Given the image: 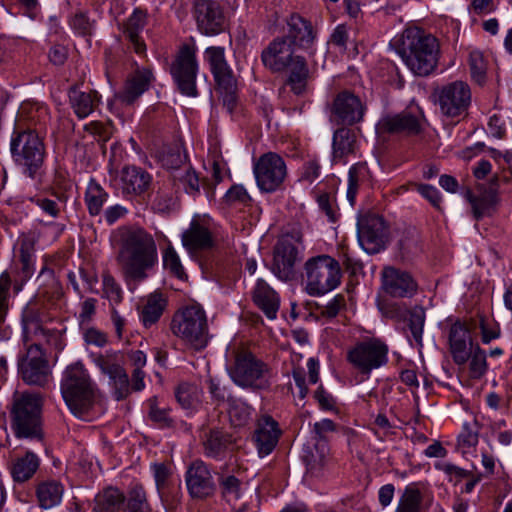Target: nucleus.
Returning a JSON list of instances; mask_svg holds the SVG:
<instances>
[{"mask_svg": "<svg viewBox=\"0 0 512 512\" xmlns=\"http://www.w3.org/2000/svg\"><path fill=\"white\" fill-rule=\"evenodd\" d=\"M45 113L43 107L22 106L10 139V153L21 173L32 180L44 175L47 156L44 138L32 128L35 125L33 113Z\"/></svg>", "mask_w": 512, "mask_h": 512, "instance_id": "1", "label": "nucleus"}, {"mask_svg": "<svg viewBox=\"0 0 512 512\" xmlns=\"http://www.w3.org/2000/svg\"><path fill=\"white\" fill-rule=\"evenodd\" d=\"M119 251L117 262L122 276L132 291L148 277V272L158 262L157 245L154 237L141 227H121L118 230Z\"/></svg>", "mask_w": 512, "mask_h": 512, "instance_id": "2", "label": "nucleus"}, {"mask_svg": "<svg viewBox=\"0 0 512 512\" xmlns=\"http://www.w3.org/2000/svg\"><path fill=\"white\" fill-rule=\"evenodd\" d=\"M405 65L417 76H428L436 68L439 56L438 40L419 28L404 30L398 50Z\"/></svg>", "mask_w": 512, "mask_h": 512, "instance_id": "3", "label": "nucleus"}, {"mask_svg": "<svg viewBox=\"0 0 512 512\" xmlns=\"http://www.w3.org/2000/svg\"><path fill=\"white\" fill-rule=\"evenodd\" d=\"M97 386L83 364L69 365L61 379V394L70 411L76 416L87 414L95 404Z\"/></svg>", "mask_w": 512, "mask_h": 512, "instance_id": "4", "label": "nucleus"}, {"mask_svg": "<svg viewBox=\"0 0 512 512\" xmlns=\"http://www.w3.org/2000/svg\"><path fill=\"white\" fill-rule=\"evenodd\" d=\"M227 371L231 380L245 389L268 390L272 384L271 367L247 349L233 352V361Z\"/></svg>", "mask_w": 512, "mask_h": 512, "instance_id": "5", "label": "nucleus"}, {"mask_svg": "<svg viewBox=\"0 0 512 512\" xmlns=\"http://www.w3.org/2000/svg\"><path fill=\"white\" fill-rule=\"evenodd\" d=\"M172 333L195 350L204 349L209 341L207 317L199 304L178 310L170 323Z\"/></svg>", "mask_w": 512, "mask_h": 512, "instance_id": "6", "label": "nucleus"}, {"mask_svg": "<svg viewBox=\"0 0 512 512\" xmlns=\"http://www.w3.org/2000/svg\"><path fill=\"white\" fill-rule=\"evenodd\" d=\"M302 274L305 290L310 296L324 295L341 282L342 272L339 262L330 255L321 254L309 258Z\"/></svg>", "mask_w": 512, "mask_h": 512, "instance_id": "7", "label": "nucleus"}, {"mask_svg": "<svg viewBox=\"0 0 512 512\" xmlns=\"http://www.w3.org/2000/svg\"><path fill=\"white\" fill-rule=\"evenodd\" d=\"M41 399L36 394L23 393L14 399L11 425L18 438L41 437Z\"/></svg>", "mask_w": 512, "mask_h": 512, "instance_id": "8", "label": "nucleus"}, {"mask_svg": "<svg viewBox=\"0 0 512 512\" xmlns=\"http://www.w3.org/2000/svg\"><path fill=\"white\" fill-rule=\"evenodd\" d=\"M388 345L379 338L358 341L347 351V361L360 374L370 375L388 362Z\"/></svg>", "mask_w": 512, "mask_h": 512, "instance_id": "9", "label": "nucleus"}, {"mask_svg": "<svg viewBox=\"0 0 512 512\" xmlns=\"http://www.w3.org/2000/svg\"><path fill=\"white\" fill-rule=\"evenodd\" d=\"M170 73L178 91L188 97H197L196 78L198 62L196 49L190 45H183L170 67Z\"/></svg>", "mask_w": 512, "mask_h": 512, "instance_id": "10", "label": "nucleus"}, {"mask_svg": "<svg viewBox=\"0 0 512 512\" xmlns=\"http://www.w3.org/2000/svg\"><path fill=\"white\" fill-rule=\"evenodd\" d=\"M18 373L28 385L45 386L51 370L45 352L39 344H31L26 352L18 357Z\"/></svg>", "mask_w": 512, "mask_h": 512, "instance_id": "11", "label": "nucleus"}, {"mask_svg": "<svg viewBox=\"0 0 512 512\" xmlns=\"http://www.w3.org/2000/svg\"><path fill=\"white\" fill-rule=\"evenodd\" d=\"M256 183L262 192L272 193L283 184L287 168L283 158L274 152L259 157L253 167Z\"/></svg>", "mask_w": 512, "mask_h": 512, "instance_id": "12", "label": "nucleus"}, {"mask_svg": "<svg viewBox=\"0 0 512 512\" xmlns=\"http://www.w3.org/2000/svg\"><path fill=\"white\" fill-rule=\"evenodd\" d=\"M192 15L198 31L203 35L215 36L228 27V18L216 0H193Z\"/></svg>", "mask_w": 512, "mask_h": 512, "instance_id": "13", "label": "nucleus"}, {"mask_svg": "<svg viewBox=\"0 0 512 512\" xmlns=\"http://www.w3.org/2000/svg\"><path fill=\"white\" fill-rule=\"evenodd\" d=\"M440 111L449 118H460L467 114L471 103V90L463 81H454L437 91Z\"/></svg>", "mask_w": 512, "mask_h": 512, "instance_id": "14", "label": "nucleus"}, {"mask_svg": "<svg viewBox=\"0 0 512 512\" xmlns=\"http://www.w3.org/2000/svg\"><path fill=\"white\" fill-rule=\"evenodd\" d=\"M202 454L214 461H223L235 449L236 439L227 430L203 425L199 431Z\"/></svg>", "mask_w": 512, "mask_h": 512, "instance_id": "15", "label": "nucleus"}, {"mask_svg": "<svg viewBox=\"0 0 512 512\" xmlns=\"http://www.w3.org/2000/svg\"><path fill=\"white\" fill-rule=\"evenodd\" d=\"M388 238L389 228L383 217L369 214L358 221V240L367 253L376 254L383 250Z\"/></svg>", "mask_w": 512, "mask_h": 512, "instance_id": "16", "label": "nucleus"}, {"mask_svg": "<svg viewBox=\"0 0 512 512\" xmlns=\"http://www.w3.org/2000/svg\"><path fill=\"white\" fill-rule=\"evenodd\" d=\"M365 107L360 98L349 91L335 97L331 108V119L337 124L353 125L363 119Z\"/></svg>", "mask_w": 512, "mask_h": 512, "instance_id": "17", "label": "nucleus"}, {"mask_svg": "<svg viewBox=\"0 0 512 512\" xmlns=\"http://www.w3.org/2000/svg\"><path fill=\"white\" fill-rule=\"evenodd\" d=\"M286 34L282 36L297 49L308 50L317 38V30L309 19L293 12L287 16Z\"/></svg>", "mask_w": 512, "mask_h": 512, "instance_id": "18", "label": "nucleus"}, {"mask_svg": "<svg viewBox=\"0 0 512 512\" xmlns=\"http://www.w3.org/2000/svg\"><path fill=\"white\" fill-rule=\"evenodd\" d=\"M185 479L188 492L193 498L204 499L215 491L211 471L201 459H196L189 465Z\"/></svg>", "mask_w": 512, "mask_h": 512, "instance_id": "19", "label": "nucleus"}, {"mask_svg": "<svg viewBox=\"0 0 512 512\" xmlns=\"http://www.w3.org/2000/svg\"><path fill=\"white\" fill-rule=\"evenodd\" d=\"M287 38L278 36L273 39L261 52L263 65L272 72H282L288 69L289 64L296 58L294 50Z\"/></svg>", "mask_w": 512, "mask_h": 512, "instance_id": "20", "label": "nucleus"}, {"mask_svg": "<svg viewBox=\"0 0 512 512\" xmlns=\"http://www.w3.org/2000/svg\"><path fill=\"white\" fill-rule=\"evenodd\" d=\"M383 289L394 298H412L418 291V283L407 271L386 267L382 272Z\"/></svg>", "mask_w": 512, "mask_h": 512, "instance_id": "21", "label": "nucleus"}, {"mask_svg": "<svg viewBox=\"0 0 512 512\" xmlns=\"http://www.w3.org/2000/svg\"><path fill=\"white\" fill-rule=\"evenodd\" d=\"M118 187L125 198L143 195L151 186L152 176L142 167L124 166L117 179Z\"/></svg>", "mask_w": 512, "mask_h": 512, "instance_id": "22", "label": "nucleus"}, {"mask_svg": "<svg viewBox=\"0 0 512 512\" xmlns=\"http://www.w3.org/2000/svg\"><path fill=\"white\" fill-rule=\"evenodd\" d=\"M298 255V247L290 241V238H281L274 248L272 272L275 276L282 281L293 279Z\"/></svg>", "mask_w": 512, "mask_h": 512, "instance_id": "23", "label": "nucleus"}, {"mask_svg": "<svg viewBox=\"0 0 512 512\" xmlns=\"http://www.w3.org/2000/svg\"><path fill=\"white\" fill-rule=\"evenodd\" d=\"M278 422L269 415L261 416L253 433V441L260 457L269 455L277 446L281 436Z\"/></svg>", "mask_w": 512, "mask_h": 512, "instance_id": "24", "label": "nucleus"}, {"mask_svg": "<svg viewBox=\"0 0 512 512\" xmlns=\"http://www.w3.org/2000/svg\"><path fill=\"white\" fill-rule=\"evenodd\" d=\"M380 134L415 135L421 131V124L417 116L408 111L383 117L378 125Z\"/></svg>", "mask_w": 512, "mask_h": 512, "instance_id": "25", "label": "nucleus"}, {"mask_svg": "<svg viewBox=\"0 0 512 512\" xmlns=\"http://www.w3.org/2000/svg\"><path fill=\"white\" fill-rule=\"evenodd\" d=\"M449 344L453 360L458 365H463L470 357L472 339L466 325L456 321L449 331Z\"/></svg>", "mask_w": 512, "mask_h": 512, "instance_id": "26", "label": "nucleus"}, {"mask_svg": "<svg viewBox=\"0 0 512 512\" xmlns=\"http://www.w3.org/2000/svg\"><path fill=\"white\" fill-rule=\"evenodd\" d=\"M153 79L149 69H137L126 80L125 86L117 98L125 105L133 104L148 88Z\"/></svg>", "mask_w": 512, "mask_h": 512, "instance_id": "27", "label": "nucleus"}, {"mask_svg": "<svg viewBox=\"0 0 512 512\" xmlns=\"http://www.w3.org/2000/svg\"><path fill=\"white\" fill-rule=\"evenodd\" d=\"M205 59L209 63L211 73L217 85H225L231 88L232 79L235 78L233 71L225 58V50L223 47L211 46L205 50Z\"/></svg>", "mask_w": 512, "mask_h": 512, "instance_id": "28", "label": "nucleus"}, {"mask_svg": "<svg viewBox=\"0 0 512 512\" xmlns=\"http://www.w3.org/2000/svg\"><path fill=\"white\" fill-rule=\"evenodd\" d=\"M357 150V136L351 129L338 128L332 139V160L335 163H346L349 155H354Z\"/></svg>", "mask_w": 512, "mask_h": 512, "instance_id": "29", "label": "nucleus"}, {"mask_svg": "<svg viewBox=\"0 0 512 512\" xmlns=\"http://www.w3.org/2000/svg\"><path fill=\"white\" fill-rule=\"evenodd\" d=\"M253 301L255 305L266 315L267 318L273 320L277 317L280 307V298L264 280L259 279L253 290Z\"/></svg>", "mask_w": 512, "mask_h": 512, "instance_id": "30", "label": "nucleus"}, {"mask_svg": "<svg viewBox=\"0 0 512 512\" xmlns=\"http://www.w3.org/2000/svg\"><path fill=\"white\" fill-rule=\"evenodd\" d=\"M146 22V13L142 9L136 8L124 23V36L130 42L135 53L139 55L146 51V45L140 36Z\"/></svg>", "mask_w": 512, "mask_h": 512, "instance_id": "31", "label": "nucleus"}, {"mask_svg": "<svg viewBox=\"0 0 512 512\" xmlns=\"http://www.w3.org/2000/svg\"><path fill=\"white\" fill-rule=\"evenodd\" d=\"M182 243L190 252L207 250L213 246V238L207 227L193 220L182 234Z\"/></svg>", "mask_w": 512, "mask_h": 512, "instance_id": "32", "label": "nucleus"}, {"mask_svg": "<svg viewBox=\"0 0 512 512\" xmlns=\"http://www.w3.org/2000/svg\"><path fill=\"white\" fill-rule=\"evenodd\" d=\"M69 100L74 113L80 119L88 117L100 101L97 91L82 92L77 86L70 88Z\"/></svg>", "mask_w": 512, "mask_h": 512, "instance_id": "33", "label": "nucleus"}, {"mask_svg": "<svg viewBox=\"0 0 512 512\" xmlns=\"http://www.w3.org/2000/svg\"><path fill=\"white\" fill-rule=\"evenodd\" d=\"M125 495L116 487H107L94 499V512H121L124 509Z\"/></svg>", "mask_w": 512, "mask_h": 512, "instance_id": "34", "label": "nucleus"}, {"mask_svg": "<svg viewBox=\"0 0 512 512\" xmlns=\"http://www.w3.org/2000/svg\"><path fill=\"white\" fill-rule=\"evenodd\" d=\"M465 197L472 207L473 216L476 220L490 215L491 209L498 200L497 190L493 186L485 189L478 196H475L470 190H467Z\"/></svg>", "mask_w": 512, "mask_h": 512, "instance_id": "35", "label": "nucleus"}, {"mask_svg": "<svg viewBox=\"0 0 512 512\" xmlns=\"http://www.w3.org/2000/svg\"><path fill=\"white\" fill-rule=\"evenodd\" d=\"M63 492V485L56 480L40 482L35 491L38 504L42 509L57 506L61 502Z\"/></svg>", "mask_w": 512, "mask_h": 512, "instance_id": "36", "label": "nucleus"}, {"mask_svg": "<svg viewBox=\"0 0 512 512\" xmlns=\"http://www.w3.org/2000/svg\"><path fill=\"white\" fill-rule=\"evenodd\" d=\"M167 306V301L161 293L150 294L140 312V319L145 328L156 324Z\"/></svg>", "mask_w": 512, "mask_h": 512, "instance_id": "37", "label": "nucleus"}, {"mask_svg": "<svg viewBox=\"0 0 512 512\" xmlns=\"http://www.w3.org/2000/svg\"><path fill=\"white\" fill-rule=\"evenodd\" d=\"M288 85L296 95H301L306 91L309 69L306 59L303 56L296 58L289 64Z\"/></svg>", "mask_w": 512, "mask_h": 512, "instance_id": "38", "label": "nucleus"}, {"mask_svg": "<svg viewBox=\"0 0 512 512\" xmlns=\"http://www.w3.org/2000/svg\"><path fill=\"white\" fill-rule=\"evenodd\" d=\"M31 202L39 207L45 215L56 219L64 210L66 196L63 193H52L50 196L37 195L31 198Z\"/></svg>", "mask_w": 512, "mask_h": 512, "instance_id": "39", "label": "nucleus"}, {"mask_svg": "<svg viewBox=\"0 0 512 512\" xmlns=\"http://www.w3.org/2000/svg\"><path fill=\"white\" fill-rule=\"evenodd\" d=\"M423 495L416 483L407 485L399 497L395 512H421Z\"/></svg>", "mask_w": 512, "mask_h": 512, "instance_id": "40", "label": "nucleus"}, {"mask_svg": "<svg viewBox=\"0 0 512 512\" xmlns=\"http://www.w3.org/2000/svg\"><path fill=\"white\" fill-rule=\"evenodd\" d=\"M108 199V193L104 188L91 179L85 191V204L91 216H97L101 213L104 203Z\"/></svg>", "mask_w": 512, "mask_h": 512, "instance_id": "41", "label": "nucleus"}, {"mask_svg": "<svg viewBox=\"0 0 512 512\" xmlns=\"http://www.w3.org/2000/svg\"><path fill=\"white\" fill-rule=\"evenodd\" d=\"M148 418L160 428H170L174 420L170 415L171 409L158 397L153 396L147 400Z\"/></svg>", "mask_w": 512, "mask_h": 512, "instance_id": "42", "label": "nucleus"}, {"mask_svg": "<svg viewBox=\"0 0 512 512\" xmlns=\"http://www.w3.org/2000/svg\"><path fill=\"white\" fill-rule=\"evenodd\" d=\"M39 467V459L34 453L28 452L19 458L11 468V475L16 482H25L30 479Z\"/></svg>", "mask_w": 512, "mask_h": 512, "instance_id": "43", "label": "nucleus"}, {"mask_svg": "<svg viewBox=\"0 0 512 512\" xmlns=\"http://www.w3.org/2000/svg\"><path fill=\"white\" fill-rule=\"evenodd\" d=\"M369 169L366 163H356L352 165L348 173L347 198L351 205L354 204L359 187L368 180Z\"/></svg>", "mask_w": 512, "mask_h": 512, "instance_id": "44", "label": "nucleus"}, {"mask_svg": "<svg viewBox=\"0 0 512 512\" xmlns=\"http://www.w3.org/2000/svg\"><path fill=\"white\" fill-rule=\"evenodd\" d=\"M126 512H152L146 492L142 485L131 487L125 496L124 509Z\"/></svg>", "mask_w": 512, "mask_h": 512, "instance_id": "45", "label": "nucleus"}, {"mask_svg": "<svg viewBox=\"0 0 512 512\" xmlns=\"http://www.w3.org/2000/svg\"><path fill=\"white\" fill-rule=\"evenodd\" d=\"M102 297L106 298L112 307L119 305L124 298L123 289L115 277L108 271H103L102 275Z\"/></svg>", "mask_w": 512, "mask_h": 512, "instance_id": "46", "label": "nucleus"}, {"mask_svg": "<svg viewBox=\"0 0 512 512\" xmlns=\"http://www.w3.org/2000/svg\"><path fill=\"white\" fill-rule=\"evenodd\" d=\"M91 357L94 364L109 378L123 368L117 352L106 351L105 353L92 354Z\"/></svg>", "mask_w": 512, "mask_h": 512, "instance_id": "47", "label": "nucleus"}, {"mask_svg": "<svg viewBox=\"0 0 512 512\" xmlns=\"http://www.w3.org/2000/svg\"><path fill=\"white\" fill-rule=\"evenodd\" d=\"M479 432L480 424L476 418L470 422H464L462 431L457 438L458 447L461 448L463 452L476 447L479 440Z\"/></svg>", "mask_w": 512, "mask_h": 512, "instance_id": "48", "label": "nucleus"}, {"mask_svg": "<svg viewBox=\"0 0 512 512\" xmlns=\"http://www.w3.org/2000/svg\"><path fill=\"white\" fill-rule=\"evenodd\" d=\"M176 399L184 409H195L201 402V391L193 384H180L175 393Z\"/></svg>", "mask_w": 512, "mask_h": 512, "instance_id": "49", "label": "nucleus"}, {"mask_svg": "<svg viewBox=\"0 0 512 512\" xmlns=\"http://www.w3.org/2000/svg\"><path fill=\"white\" fill-rule=\"evenodd\" d=\"M226 468V465L222 466L220 467V470L216 472L221 493L225 498L231 497L238 499L242 483L234 475L227 474L225 472Z\"/></svg>", "mask_w": 512, "mask_h": 512, "instance_id": "50", "label": "nucleus"}, {"mask_svg": "<svg viewBox=\"0 0 512 512\" xmlns=\"http://www.w3.org/2000/svg\"><path fill=\"white\" fill-rule=\"evenodd\" d=\"M425 310L422 306H415L409 311L408 326L416 345L422 347V335L425 324Z\"/></svg>", "mask_w": 512, "mask_h": 512, "instance_id": "51", "label": "nucleus"}, {"mask_svg": "<svg viewBox=\"0 0 512 512\" xmlns=\"http://www.w3.org/2000/svg\"><path fill=\"white\" fill-rule=\"evenodd\" d=\"M397 425L392 422L385 413L379 412L370 423V430L379 440L396 434Z\"/></svg>", "mask_w": 512, "mask_h": 512, "instance_id": "52", "label": "nucleus"}, {"mask_svg": "<svg viewBox=\"0 0 512 512\" xmlns=\"http://www.w3.org/2000/svg\"><path fill=\"white\" fill-rule=\"evenodd\" d=\"M228 414L230 422L235 427H242L248 423L251 418L252 408L244 402L237 399H230L228 404Z\"/></svg>", "mask_w": 512, "mask_h": 512, "instance_id": "53", "label": "nucleus"}, {"mask_svg": "<svg viewBox=\"0 0 512 512\" xmlns=\"http://www.w3.org/2000/svg\"><path fill=\"white\" fill-rule=\"evenodd\" d=\"M151 468L154 474V479L160 498L162 502L166 504L168 502L167 490L169 488L171 470L164 463H155L151 466Z\"/></svg>", "mask_w": 512, "mask_h": 512, "instance_id": "54", "label": "nucleus"}, {"mask_svg": "<svg viewBox=\"0 0 512 512\" xmlns=\"http://www.w3.org/2000/svg\"><path fill=\"white\" fill-rule=\"evenodd\" d=\"M471 77L478 84H483L486 80L487 62L484 55L479 50H473L468 59Z\"/></svg>", "mask_w": 512, "mask_h": 512, "instance_id": "55", "label": "nucleus"}, {"mask_svg": "<svg viewBox=\"0 0 512 512\" xmlns=\"http://www.w3.org/2000/svg\"><path fill=\"white\" fill-rule=\"evenodd\" d=\"M176 198L169 189L160 188L152 200V209L160 214H168L176 208Z\"/></svg>", "mask_w": 512, "mask_h": 512, "instance_id": "56", "label": "nucleus"}, {"mask_svg": "<svg viewBox=\"0 0 512 512\" xmlns=\"http://www.w3.org/2000/svg\"><path fill=\"white\" fill-rule=\"evenodd\" d=\"M224 200L229 205L250 206L251 196L243 185H232L224 196Z\"/></svg>", "mask_w": 512, "mask_h": 512, "instance_id": "57", "label": "nucleus"}, {"mask_svg": "<svg viewBox=\"0 0 512 512\" xmlns=\"http://www.w3.org/2000/svg\"><path fill=\"white\" fill-rule=\"evenodd\" d=\"M110 384L114 390V396L117 400L126 398L130 393V384L127 373L124 368L119 370L110 378Z\"/></svg>", "mask_w": 512, "mask_h": 512, "instance_id": "58", "label": "nucleus"}, {"mask_svg": "<svg viewBox=\"0 0 512 512\" xmlns=\"http://www.w3.org/2000/svg\"><path fill=\"white\" fill-rule=\"evenodd\" d=\"M207 388L212 400V403L216 406H220L227 402L230 403V399H234L228 392L225 386H222L220 382L212 377L207 381Z\"/></svg>", "mask_w": 512, "mask_h": 512, "instance_id": "59", "label": "nucleus"}, {"mask_svg": "<svg viewBox=\"0 0 512 512\" xmlns=\"http://www.w3.org/2000/svg\"><path fill=\"white\" fill-rule=\"evenodd\" d=\"M164 267L170 271L171 274L179 279L185 275L184 268L180 262V258L173 247L169 246L163 254Z\"/></svg>", "mask_w": 512, "mask_h": 512, "instance_id": "60", "label": "nucleus"}, {"mask_svg": "<svg viewBox=\"0 0 512 512\" xmlns=\"http://www.w3.org/2000/svg\"><path fill=\"white\" fill-rule=\"evenodd\" d=\"M470 374L472 378L482 377L487 370L486 353L479 346L471 351Z\"/></svg>", "mask_w": 512, "mask_h": 512, "instance_id": "61", "label": "nucleus"}, {"mask_svg": "<svg viewBox=\"0 0 512 512\" xmlns=\"http://www.w3.org/2000/svg\"><path fill=\"white\" fill-rule=\"evenodd\" d=\"M11 285V279L7 272L0 276V325L4 322L8 311V295Z\"/></svg>", "mask_w": 512, "mask_h": 512, "instance_id": "62", "label": "nucleus"}, {"mask_svg": "<svg viewBox=\"0 0 512 512\" xmlns=\"http://www.w3.org/2000/svg\"><path fill=\"white\" fill-rule=\"evenodd\" d=\"M184 186L186 193L195 195L200 191V181L195 171L186 168L184 173L179 177Z\"/></svg>", "mask_w": 512, "mask_h": 512, "instance_id": "63", "label": "nucleus"}, {"mask_svg": "<svg viewBox=\"0 0 512 512\" xmlns=\"http://www.w3.org/2000/svg\"><path fill=\"white\" fill-rule=\"evenodd\" d=\"M380 311L386 318L401 321L404 319L407 310L406 307L401 304L395 302H387L380 306Z\"/></svg>", "mask_w": 512, "mask_h": 512, "instance_id": "64", "label": "nucleus"}]
</instances>
